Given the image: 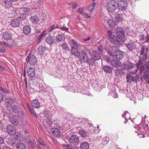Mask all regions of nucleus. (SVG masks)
<instances>
[{
    "instance_id": "34",
    "label": "nucleus",
    "mask_w": 149,
    "mask_h": 149,
    "mask_svg": "<svg viewBox=\"0 0 149 149\" xmlns=\"http://www.w3.org/2000/svg\"><path fill=\"white\" fill-rule=\"evenodd\" d=\"M56 41L59 43L62 42V41H64L65 38L63 35L59 34L56 37Z\"/></svg>"
},
{
    "instance_id": "54",
    "label": "nucleus",
    "mask_w": 149,
    "mask_h": 149,
    "mask_svg": "<svg viewBox=\"0 0 149 149\" xmlns=\"http://www.w3.org/2000/svg\"><path fill=\"white\" fill-rule=\"evenodd\" d=\"M29 110L31 113L36 118L37 116L36 113L35 112L33 109V108H31V109H30Z\"/></svg>"
},
{
    "instance_id": "58",
    "label": "nucleus",
    "mask_w": 149,
    "mask_h": 149,
    "mask_svg": "<svg viewBox=\"0 0 149 149\" xmlns=\"http://www.w3.org/2000/svg\"><path fill=\"white\" fill-rule=\"evenodd\" d=\"M98 50L100 52L102 53L103 52V50L104 49L102 45H100L98 47Z\"/></svg>"
},
{
    "instance_id": "21",
    "label": "nucleus",
    "mask_w": 149,
    "mask_h": 149,
    "mask_svg": "<svg viewBox=\"0 0 149 149\" xmlns=\"http://www.w3.org/2000/svg\"><path fill=\"white\" fill-rule=\"evenodd\" d=\"M2 35L3 38L7 40H10L12 37L11 33L8 31L4 32L3 33Z\"/></svg>"
},
{
    "instance_id": "42",
    "label": "nucleus",
    "mask_w": 149,
    "mask_h": 149,
    "mask_svg": "<svg viewBox=\"0 0 149 149\" xmlns=\"http://www.w3.org/2000/svg\"><path fill=\"white\" fill-rule=\"evenodd\" d=\"M147 54H144L143 55H140V56L138 61L141 62L143 63L146 59V55Z\"/></svg>"
},
{
    "instance_id": "20",
    "label": "nucleus",
    "mask_w": 149,
    "mask_h": 149,
    "mask_svg": "<svg viewBox=\"0 0 149 149\" xmlns=\"http://www.w3.org/2000/svg\"><path fill=\"white\" fill-rule=\"evenodd\" d=\"M111 64L113 66L117 68L121 66V63L119 61L114 59L111 60Z\"/></svg>"
},
{
    "instance_id": "24",
    "label": "nucleus",
    "mask_w": 149,
    "mask_h": 149,
    "mask_svg": "<svg viewBox=\"0 0 149 149\" xmlns=\"http://www.w3.org/2000/svg\"><path fill=\"white\" fill-rule=\"evenodd\" d=\"M140 40H141L144 41L145 42H149V34L148 33L142 35L141 36Z\"/></svg>"
},
{
    "instance_id": "23",
    "label": "nucleus",
    "mask_w": 149,
    "mask_h": 149,
    "mask_svg": "<svg viewBox=\"0 0 149 149\" xmlns=\"http://www.w3.org/2000/svg\"><path fill=\"white\" fill-rule=\"evenodd\" d=\"M111 95L114 98H116L118 97L117 93H116V89L114 87L111 88L109 91L108 95Z\"/></svg>"
},
{
    "instance_id": "31",
    "label": "nucleus",
    "mask_w": 149,
    "mask_h": 149,
    "mask_svg": "<svg viewBox=\"0 0 149 149\" xmlns=\"http://www.w3.org/2000/svg\"><path fill=\"white\" fill-rule=\"evenodd\" d=\"M38 49V52L39 54L42 55L46 50V47L44 46L41 45L39 47Z\"/></svg>"
},
{
    "instance_id": "4",
    "label": "nucleus",
    "mask_w": 149,
    "mask_h": 149,
    "mask_svg": "<svg viewBox=\"0 0 149 149\" xmlns=\"http://www.w3.org/2000/svg\"><path fill=\"white\" fill-rule=\"evenodd\" d=\"M117 7L119 10L124 11L126 10L127 6V3L125 0H120L117 2Z\"/></svg>"
},
{
    "instance_id": "51",
    "label": "nucleus",
    "mask_w": 149,
    "mask_h": 149,
    "mask_svg": "<svg viewBox=\"0 0 149 149\" xmlns=\"http://www.w3.org/2000/svg\"><path fill=\"white\" fill-rule=\"evenodd\" d=\"M26 14L24 13L20 14L19 15V18L20 20L24 19L26 17Z\"/></svg>"
},
{
    "instance_id": "19",
    "label": "nucleus",
    "mask_w": 149,
    "mask_h": 149,
    "mask_svg": "<svg viewBox=\"0 0 149 149\" xmlns=\"http://www.w3.org/2000/svg\"><path fill=\"white\" fill-rule=\"evenodd\" d=\"M30 20L31 22L34 24H38L39 21V18L37 15L31 16L30 18Z\"/></svg>"
},
{
    "instance_id": "32",
    "label": "nucleus",
    "mask_w": 149,
    "mask_h": 149,
    "mask_svg": "<svg viewBox=\"0 0 149 149\" xmlns=\"http://www.w3.org/2000/svg\"><path fill=\"white\" fill-rule=\"evenodd\" d=\"M6 139V142L8 144L13 146H14L15 144V141L13 137L8 138Z\"/></svg>"
},
{
    "instance_id": "35",
    "label": "nucleus",
    "mask_w": 149,
    "mask_h": 149,
    "mask_svg": "<svg viewBox=\"0 0 149 149\" xmlns=\"http://www.w3.org/2000/svg\"><path fill=\"white\" fill-rule=\"evenodd\" d=\"M15 101V98H13L11 97H10L6 99V103H8V104L10 105H11L13 104Z\"/></svg>"
},
{
    "instance_id": "56",
    "label": "nucleus",
    "mask_w": 149,
    "mask_h": 149,
    "mask_svg": "<svg viewBox=\"0 0 149 149\" xmlns=\"http://www.w3.org/2000/svg\"><path fill=\"white\" fill-rule=\"evenodd\" d=\"M0 90L2 92H4L6 93H9V91L5 88H3L0 86Z\"/></svg>"
},
{
    "instance_id": "1",
    "label": "nucleus",
    "mask_w": 149,
    "mask_h": 149,
    "mask_svg": "<svg viewBox=\"0 0 149 149\" xmlns=\"http://www.w3.org/2000/svg\"><path fill=\"white\" fill-rule=\"evenodd\" d=\"M107 32L109 39L111 42H113L117 46L122 44L123 42L121 40L122 38L113 35L112 32L110 31H108Z\"/></svg>"
},
{
    "instance_id": "26",
    "label": "nucleus",
    "mask_w": 149,
    "mask_h": 149,
    "mask_svg": "<svg viewBox=\"0 0 149 149\" xmlns=\"http://www.w3.org/2000/svg\"><path fill=\"white\" fill-rule=\"evenodd\" d=\"M70 52L73 55L77 57H78L80 55V53L77 49L73 47H72L70 51Z\"/></svg>"
},
{
    "instance_id": "61",
    "label": "nucleus",
    "mask_w": 149,
    "mask_h": 149,
    "mask_svg": "<svg viewBox=\"0 0 149 149\" xmlns=\"http://www.w3.org/2000/svg\"><path fill=\"white\" fill-rule=\"evenodd\" d=\"M94 8V7L93 6H92L91 5H90L88 7V10L90 12H92Z\"/></svg>"
},
{
    "instance_id": "59",
    "label": "nucleus",
    "mask_w": 149,
    "mask_h": 149,
    "mask_svg": "<svg viewBox=\"0 0 149 149\" xmlns=\"http://www.w3.org/2000/svg\"><path fill=\"white\" fill-rule=\"evenodd\" d=\"M46 32V31L44 30L43 31L42 33L40 34L39 35V38L40 39H41L43 38L45 35V33Z\"/></svg>"
},
{
    "instance_id": "49",
    "label": "nucleus",
    "mask_w": 149,
    "mask_h": 149,
    "mask_svg": "<svg viewBox=\"0 0 149 149\" xmlns=\"http://www.w3.org/2000/svg\"><path fill=\"white\" fill-rule=\"evenodd\" d=\"M116 51L115 50H108L107 51V53L110 56H114L115 55V53Z\"/></svg>"
},
{
    "instance_id": "8",
    "label": "nucleus",
    "mask_w": 149,
    "mask_h": 149,
    "mask_svg": "<svg viewBox=\"0 0 149 149\" xmlns=\"http://www.w3.org/2000/svg\"><path fill=\"white\" fill-rule=\"evenodd\" d=\"M116 34L117 37L123 38L125 36L124 31V30L120 27H117L116 30Z\"/></svg>"
},
{
    "instance_id": "36",
    "label": "nucleus",
    "mask_w": 149,
    "mask_h": 149,
    "mask_svg": "<svg viewBox=\"0 0 149 149\" xmlns=\"http://www.w3.org/2000/svg\"><path fill=\"white\" fill-rule=\"evenodd\" d=\"M114 71L115 75L117 77H120L123 74V70L119 68H117Z\"/></svg>"
},
{
    "instance_id": "27",
    "label": "nucleus",
    "mask_w": 149,
    "mask_h": 149,
    "mask_svg": "<svg viewBox=\"0 0 149 149\" xmlns=\"http://www.w3.org/2000/svg\"><path fill=\"white\" fill-rule=\"evenodd\" d=\"M51 132L56 137L59 136L61 135L60 132L56 128H52L51 129Z\"/></svg>"
},
{
    "instance_id": "57",
    "label": "nucleus",
    "mask_w": 149,
    "mask_h": 149,
    "mask_svg": "<svg viewBox=\"0 0 149 149\" xmlns=\"http://www.w3.org/2000/svg\"><path fill=\"white\" fill-rule=\"evenodd\" d=\"M67 149H74V147H72L69 144H66L65 145Z\"/></svg>"
},
{
    "instance_id": "12",
    "label": "nucleus",
    "mask_w": 149,
    "mask_h": 149,
    "mask_svg": "<svg viewBox=\"0 0 149 149\" xmlns=\"http://www.w3.org/2000/svg\"><path fill=\"white\" fill-rule=\"evenodd\" d=\"M9 121L11 124H13L15 126H17L19 124L18 120L14 116V115L10 114L9 117Z\"/></svg>"
},
{
    "instance_id": "5",
    "label": "nucleus",
    "mask_w": 149,
    "mask_h": 149,
    "mask_svg": "<svg viewBox=\"0 0 149 149\" xmlns=\"http://www.w3.org/2000/svg\"><path fill=\"white\" fill-rule=\"evenodd\" d=\"M143 62H141L138 61L137 64V69H135L134 71H132L131 72V73L133 74H135L137 72V71L139 70V72L141 74H142L144 70V67L143 65Z\"/></svg>"
},
{
    "instance_id": "43",
    "label": "nucleus",
    "mask_w": 149,
    "mask_h": 149,
    "mask_svg": "<svg viewBox=\"0 0 149 149\" xmlns=\"http://www.w3.org/2000/svg\"><path fill=\"white\" fill-rule=\"evenodd\" d=\"M79 58L81 61L84 63H86V61L88 58L87 55H80Z\"/></svg>"
},
{
    "instance_id": "11",
    "label": "nucleus",
    "mask_w": 149,
    "mask_h": 149,
    "mask_svg": "<svg viewBox=\"0 0 149 149\" xmlns=\"http://www.w3.org/2000/svg\"><path fill=\"white\" fill-rule=\"evenodd\" d=\"M6 131L9 134L11 135L14 134L16 131L15 127L10 125L7 126Z\"/></svg>"
},
{
    "instance_id": "3",
    "label": "nucleus",
    "mask_w": 149,
    "mask_h": 149,
    "mask_svg": "<svg viewBox=\"0 0 149 149\" xmlns=\"http://www.w3.org/2000/svg\"><path fill=\"white\" fill-rule=\"evenodd\" d=\"M117 2L114 0H111L107 4V10L108 11L112 12L114 11L116 8Z\"/></svg>"
},
{
    "instance_id": "55",
    "label": "nucleus",
    "mask_w": 149,
    "mask_h": 149,
    "mask_svg": "<svg viewBox=\"0 0 149 149\" xmlns=\"http://www.w3.org/2000/svg\"><path fill=\"white\" fill-rule=\"evenodd\" d=\"M57 28V25L53 24L49 29V31H52L53 30H55Z\"/></svg>"
},
{
    "instance_id": "52",
    "label": "nucleus",
    "mask_w": 149,
    "mask_h": 149,
    "mask_svg": "<svg viewBox=\"0 0 149 149\" xmlns=\"http://www.w3.org/2000/svg\"><path fill=\"white\" fill-rule=\"evenodd\" d=\"M65 88L68 91H73V87L67 86H65Z\"/></svg>"
},
{
    "instance_id": "22",
    "label": "nucleus",
    "mask_w": 149,
    "mask_h": 149,
    "mask_svg": "<svg viewBox=\"0 0 149 149\" xmlns=\"http://www.w3.org/2000/svg\"><path fill=\"white\" fill-rule=\"evenodd\" d=\"M31 30V27L29 26H25L23 28V33L25 35H28L30 33Z\"/></svg>"
},
{
    "instance_id": "38",
    "label": "nucleus",
    "mask_w": 149,
    "mask_h": 149,
    "mask_svg": "<svg viewBox=\"0 0 149 149\" xmlns=\"http://www.w3.org/2000/svg\"><path fill=\"white\" fill-rule=\"evenodd\" d=\"M17 149H26L25 145L22 143H19L16 146Z\"/></svg>"
},
{
    "instance_id": "41",
    "label": "nucleus",
    "mask_w": 149,
    "mask_h": 149,
    "mask_svg": "<svg viewBox=\"0 0 149 149\" xmlns=\"http://www.w3.org/2000/svg\"><path fill=\"white\" fill-rule=\"evenodd\" d=\"M78 133L82 137H85L87 136V132L83 130L79 131Z\"/></svg>"
},
{
    "instance_id": "7",
    "label": "nucleus",
    "mask_w": 149,
    "mask_h": 149,
    "mask_svg": "<svg viewBox=\"0 0 149 149\" xmlns=\"http://www.w3.org/2000/svg\"><path fill=\"white\" fill-rule=\"evenodd\" d=\"M124 43L127 48L130 51H132L136 48V45L134 42L130 41Z\"/></svg>"
},
{
    "instance_id": "15",
    "label": "nucleus",
    "mask_w": 149,
    "mask_h": 149,
    "mask_svg": "<svg viewBox=\"0 0 149 149\" xmlns=\"http://www.w3.org/2000/svg\"><path fill=\"white\" fill-rule=\"evenodd\" d=\"M122 67L124 70H129L133 68L132 64L129 61H126L123 63Z\"/></svg>"
},
{
    "instance_id": "25",
    "label": "nucleus",
    "mask_w": 149,
    "mask_h": 149,
    "mask_svg": "<svg viewBox=\"0 0 149 149\" xmlns=\"http://www.w3.org/2000/svg\"><path fill=\"white\" fill-rule=\"evenodd\" d=\"M114 17L117 22H121L123 19V14L119 13L118 12L115 13L114 14Z\"/></svg>"
},
{
    "instance_id": "2",
    "label": "nucleus",
    "mask_w": 149,
    "mask_h": 149,
    "mask_svg": "<svg viewBox=\"0 0 149 149\" xmlns=\"http://www.w3.org/2000/svg\"><path fill=\"white\" fill-rule=\"evenodd\" d=\"M126 79L127 83H131L133 81L134 83H137V81H140V79L142 80V77L141 78H139V74H136L135 77L132 74H127L126 75Z\"/></svg>"
},
{
    "instance_id": "30",
    "label": "nucleus",
    "mask_w": 149,
    "mask_h": 149,
    "mask_svg": "<svg viewBox=\"0 0 149 149\" xmlns=\"http://www.w3.org/2000/svg\"><path fill=\"white\" fill-rule=\"evenodd\" d=\"M143 78L146 80V83L149 84V71H145L144 73V74L143 75Z\"/></svg>"
},
{
    "instance_id": "62",
    "label": "nucleus",
    "mask_w": 149,
    "mask_h": 149,
    "mask_svg": "<svg viewBox=\"0 0 149 149\" xmlns=\"http://www.w3.org/2000/svg\"><path fill=\"white\" fill-rule=\"evenodd\" d=\"M80 55H87L86 52V50L85 49H83L82 50L81 53L80 54Z\"/></svg>"
},
{
    "instance_id": "50",
    "label": "nucleus",
    "mask_w": 149,
    "mask_h": 149,
    "mask_svg": "<svg viewBox=\"0 0 149 149\" xmlns=\"http://www.w3.org/2000/svg\"><path fill=\"white\" fill-rule=\"evenodd\" d=\"M23 11L25 14H28L30 13L31 10L29 8H22Z\"/></svg>"
},
{
    "instance_id": "28",
    "label": "nucleus",
    "mask_w": 149,
    "mask_h": 149,
    "mask_svg": "<svg viewBox=\"0 0 149 149\" xmlns=\"http://www.w3.org/2000/svg\"><path fill=\"white\" fill-rule=\"evenodd\" d=\"M149 51L148 47L146 46H142L140 49V55L147 54L148 51Z\"/></svg>"
},
{
    "instance_id": "46",
    "label": "nucleus",
    "mask_w": 149,
    "mask_h": 149,
    "mask_svg": "<svg viewBox=\"0 0 149 149\" xmlns=\"http://www.w3.org/2000/svg\"><path fill=\"white\" fill-rule=\"evenodd\" d=\"M61 47H62V49L65 50V51H68L69 49V47L67 45V44L65 43H63L61 45Z\"/></svg>"
},
{
    "instance_id": "6",
    "label": "nucleus",
    "mask_w": 149,
    "mask_h": 149,
    "mask_svg": "<svg viewBox=\"0 0 149 149\" xmlns=\"http://www.w3.org/2000/svg\"><path fill=\"white\" fill-rule=\"evenodd\" d=\"M26 61H29L31 65H35L37 64V58L34 55L31 56L29 54L26 58Z\"/></svg>"
},
{
    "instance_id": "53",
    "label": "nucleus",
    "mask_w": 149,
    "mask_h": 149,
    "mask_svg": "<svg viewBox=\"0 0 149 149\" xmlns=\"http://www.w3.org/2000/svg\"><path fill=\"white\" fill-rule=\"evenodd\" d=\"M12 109L14 111H15V112H17L18 111L19 108L17 105H14L12 106Z\"/></svg>"
},
{
    "instance_id": "47",
    "label": "nucleus",
    "mask_w": 149,
    "mask_h": 149,
    "mask_svg": "<svg viewBox=\"0 0 149 149\" xmlns=\"http://www.w3.org/2000/svg\"><path fill=\"white\" fill-rule=\"evenodd\" d=\"M43 113L45 116L48 118H49L51 116L50 112L47 110H44L43 111Z\"/></svg>"
},
{
    "instance_id": "64",
    "label": "nucleus",
    "mask_w": 149,
    "mask_h": 149,
    "mask_svg": "<svg viewBox=\"0 0 149 149\" xmlns=\"http://www.w3.org/2000/svg\"><path fill=\"white\" fill-rule=\"evenodd\" d=\"M1 149H12L11 148L6 146L1 147Z\"/></svg>"
},
{
    "instance_id": "44",
    "label": "nucleus",
    "mask_w": 149,
    "mask_h": 149,
    "mask_svg": "<svg viewBox=\"0 0 149 149\" xmlns=\"http://www.w3.org/2000/svg\"><path fill=\"white\" fill-rule=\"evenodd\" d=\"M109 140V137H105L103 138L101 141L102 144L104 145H106L108 144Z\"/></svg>"
},
{
    "instance_id": "29",
    "label": "nucleus",
    "mask_w": 149,
    "mask_h": 149,
    "mask_svg": "<svg viewBox=\"0 0 149 149\" xmlns=\"http://www.w3.org/2000/svg\"><path fill=\"white\" fill-rule=\"evenodd\" d=\"M103 70L107 73L110 74L113 70L112 68L109 66L105 65L103 67Z\"/></svg>"
},
{
    "instance_id": "40",
    "label": "nucleus",
    "mask_w": 149,
    "mask_h": 149,
    "mask_svg": "<svg viewBox=\"0 0 149 149\" xmlns=\"http://www.w3.org/2000/svg\"><path fill=\"white\" fill-rule=\"evenodd\" d=\"M69 42L70 45H74L77 47L80 45V44L79 43L77 42L76 40L74 39L70 40Z\"/></svg>"
},
{
    "instance_id": "13",
    "label": "nucleus",
    "mask_w": 149,
    "mask_h": 149,
    "mask_svg": "<svg viewBox=\"0 0 149 149\" xmlns=\"http://www.w3.org/2000/svg\"><path fill=\"white\" fill-rule=\"evenodd\" d=\"M20 24V20L17 18H15L11 20L10 25L12 27L14 28H17L19 27Z\"/></svg>"
},
{
    "instance_id": "16",
    "label": "nucleus",
    "mask_w": 149,
    "mask_h": 149,
    "mask_svg": "<svg viewBox=\"0 0 149 149\" xmlns=\"http://www.w3.org/2000/svg\"><path fill=\"white\" fill-rule=\"evenodd\" d=\"M55 41V39L53 36L49 34L46 38V42L48 44L51 45L53 44Z\"/></svg>"
},
{
    "instance_id": "9",
    "label": "nucleus",
    "mask_w": 149,
    "mask_h": 149,
    "mask_svg": "<svg viewBox=\"0 0 149 149\" xmlns=\"http://www.w3.org/2000/svg\"><path fill=\"white\" fill-rule=\"evenodd\" d=\"M27 73L29 78H33L35 76V70L33 68L29 67L27 69Z\"/></svg>"
},
{
    "instance_id": "39",
    "label": "nucleus",
    "mask_w": 149,
    "mask_h": 149,
    "mask_svg": "<svg viewBox=\"0 0 149 149\" xmlns=\"http://www.w3.org/2000/svg\"><path fill=\"white\" fill-rule=\"evenodd\" d=\"M95 61H96L93 59L92 57H91V58H88L86 61V63H87L89 66H93L94 64V63Z\"/></svg>"
},
{
    "instance_id": "60",
    "label": "nucleus",
    "mask_w": 149,
    "mask_h": 149,
    "mask_svg": "<svg viewBox=\"0 0 149 149\" xmlns=\"http://www.w3.org/2000/svg\"><path fill=\"white\" fill-rule=\"evenodd\" d=\"M38 141L39 143L41 144L42 145H43L44 147H45V146H47L44 143V142H43V141H42V140L39 138L38 139Z\"/></svg>"
},
{
    "instance_id": "37",
    "label": "nucleus",
    "mask_w": 149,
    "mask_h": 149,
    "mask_svg": "<svg viewBox=\"0 0 149 149\" xmlns=\"http://www.w3.org/2000/svg\"><path fill=\"white\" fill-rule=\"evenodd\" d=\"M80 148L81 149H89L88 143L85 142L81 143L80 145Z\"/></svg>"
},
{
    "instance_id": "10",
    "label": "nucleus",
    "mask_w": 149,
    "mask_h": 149,
    "mask_svg": "<svg viewBox=\"0 0 149 149\" xmlns=\"http://www.w3.org/2000/svg\"><path fill=\"white\" fill-rule=\"evenodd\" d=\"M1 4L5 9H8L13 7V4L9 0H5L2 1Z\"/></svg>"
},
{
    "instance_id": "18",
    "label": "nucleus",
    "mask_w": 149,
    "mask_h": 149,
    "mask_svg": "<svg viewBox=\"0 0 149 149\" xmlns=\"http://www.w3.org/2000/svg\"><path fill=\"white\" fill-rule=\"evenodd\" d=\"M124 55V53L120 50L116 51L115 53V56L116 58L119 60H121Z\"/></svg>"
},
{
    "instance_id": "14",
    "label": "nucleus",
    "mask_w": 149,
    "mask_h": 149,
    "mask_svg": "<svg viewBox=\"0 0 149 149\" xmlns=\"http://www.w3.org/2000/svg\"><path fill=\"white\" fill-rule=\"evenodd\" d=\"M91 57L96 61L100 59L101 57L98 52L96 51H93L91 54Z\"/></svg>"
},
{
    "instance_id": "63",
    "label": "nucleus",
    "mask_w": 149,
    "mask_h": 149,
    "mask_svg": "<svg viewBox=\"0 0 149 149\" xmlns=\"http://www.w3.org/2000/svg\"><path fill=\"white\" fill-rule=\"evenodd\" d=\"M61 29L63 31H68V29L65 26H63L61 28Z\"/></svg>"
},
{
    "instance_id": "45",
    "label": "nucleus",
    "mask_w": 149,
    "mask_h": 149,
    "mask_svg": "<svg viewBox=\"0 0 149 149\" xmlns=\"http://www.w3.org/2000/svg\"><path fill=\"white\" fill-rule=\"evenodd\" d=\"M107 23L109 26L111 28H112L115 25V22L112 19H109L107 21Z\"/></svg>"
},
{
    "instance_id": "33",
    "label": "nucleus",
    "mask_w": 149,
    "mask_h": 149,
    "mask_svg": "<svg viewBox=\"0 0 149 149\" xmlns=\"http://www.w3.org/2000/svg\"><path fill=\"white\" fill-rule=\"evenodd\" d=\"M32 104L33 107L35 108H38L40 106V103L37 99H36L32 100Z\"/></svg>"
},
{
    "instance_id": "17",
    "label": "nucleus",
    "mask_w": 149,
    "mask_h": 149,
    "mask_svg": "<svg viewBox=\"0 0 149 149\" xmlns=\"http://www.w3.org/2000/svg\"><path fill=\"white\" fill-rule=\"evenodd\" d=\"M70 142L73 144H77L79 142L78 137L76 135H72L69 138Z\"/></svg>"
},
{
    "instance_id": "48",
    "label": "nucleus",
    "mask_w": 149,
    "mask_h": 149,
    "mask_svg": "<svg viewBox=\"0 0 149 149\" xmlns=\"http://www.w3.org/2000/svg\"><path fill=\"white\" fill-rule=\"evenodd\" d=\"M82 124L87 125L88 124L89 125H90V123H89L88 119L86 118H83L81 121Z\"/></svg>"
}]
</instances>
